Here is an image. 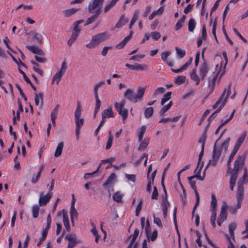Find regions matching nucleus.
I'll return each instance as SVG.
<instances>
[{
	"mask_svg": "<svg viewBox=\"0 0 248 248\" xmlns=\"http://www.w3.org/2000/svg\"><path fill=\"white\" fill-rule=\"evenodd\" d=\"M224 132V131H223L222 132L220 137L217 139V140L216 141V142L214 145L212 159L209 160V163H208L206 168L209 165H212L213 166H215L217 165V162L218 160V159L220 156L221 152L224 151L225 152H226L228 150L229 143L230 141V138H228L226 140H225L222 142L221 146H217V142L219 140V139L221 138V137L223 135Z\"/></svg>",
	"mask_w": 248,
	"mask_h": 248,
	"instance_id": "1",
	"label": "nucleus"
},
{
	"mask_svg": "<svg viewBox=\"0 0 248 248\" xmlns=\"http://www.w3.org/2000/svg\"><path fill=\"white\" fill-rule=\"evenodd\" d=\"M104 1V0H93L90 3L88 6L89 11L94 14L87 19L85 26L91 24L97 19L101 13V8Z\"/></svg>",
	"mask_w": 248,
	"mask_h": 248,
	"instance_id": "2",
	"label": "nucleus"
},
{
	"mask_svg": "<svg viewBox=\"0 0 248 248\" xmlns=\"http://www.w3.org/2000/svg\"><path fill=\"white\" fill-rule=\"evenodd\" d=\"M202 163L201 166L200 167V169L199 170H197V172L195 174V175L192 176L191 177H189L188 178V180L189 181V184L191 186V188L194 190L195 196H196V203L194 206L193 210L192 211L193 215L194 214L195 210L197 207L198 206L199 202H200V195L198 192V191L197 190V187L196 186V182L195 181L193 180L192 179L197 178L198 179L202 181L204 179V175H203V176H202L200 175L202 167Z\"/></svg>",
	"mask_w": 248,
	"mask_h": 248,
	"instance_id": "3",
	"label": "nucleus"
},
{
	"mask_svg": "<svg viewBox=\"0 0 248 248\" xmlns=\"http://www.w3.org/2000/svg\"><path fill=\"white\" fill-rule=\"evenodd\" d=\"M145 91V88L139 87L137 89V93H135L134 91L131 89H128L124 93V96L131 102L136 103L138 100H141Z\"/></svg>",
	"mask_w": 248,
	"mask_h": 248,
	"instance_id": "4",
	"label": "nucleus"
},
{
	"mask_svg": "<svg viewBox=\"0 0 248 248\" xmlns=\"http://www.w3.org/2000/svg\"><path fill=\"white\" fill-rule=\"evenodd\" d=\"M170 163H169L166 167L165 168L163 172L162 173V178H161V185L163 188V190L164 191V195H162V201L161 203V205L162 207V212L164 218H166L167 217V213H168V207H170V203L167 200V191L165 186V185L164 184V181L165 176L166 175V171L168 170L169 165Z\"/></svg>",
	"mask_w": 248,
	"mask_h": 248,
	"instance_id": "5",
	"label": "nucleus"
},
{
	"mask_svg": "<svg viewBox=\"0 0 248 248\" xmlns=\"http://www.w3.org/2000/svg\"><path fill=\"white\" fill-rule=\"evenodd\" d=\"M109 38V35L107 32L96 34L92 36L90 42L86 44V46L89 48H93Z\"/></svg>",
	"mask_w": 248,
	"mask_h": 248,
	"instance_id": "6",
	"label": "nucleus"
},
{
	"mask_svg": "<svg viewBox=\"0 0 248 248\" xmlns=\"http://www.w3.org/2000/svg\"><path fill=\"white\" fill-rule=\"evenodd\" d=\"M207 138V134L206 133V131H205L201 136L198 142L202 144V150L201 152H200L199 156V159H198V162L197 164V167L196 169L194 170V173H196L198 170H199V166L200 164V162L202 160V157L203 155V152H204V145L206 141V140Z\"/></svg>",
	"mask_w": 248,
	"mask_h": 248,
	"instance_id": "7",
	"label": "nucleus"
},
{
	"mask_svg": "<svg viewBox=\"0 0 248 248\" xmlns=\"http://www.w3.org/2000/svg\"><path fill=\"white\" fill-rule=\"evenodd\" d=\"M228 206L227 203L225 202L224 203L223 206H222L220 214L218 217L217 223L219 226H221L222 223L227 219V210L228 209Z\"/></svg>",
	"mask_w": 248,
	"mask_h": 248,
	"instance_id": "8",
	"label": "nucleus"
},
{
	"mask_svg": "<svg viewBox=\"0 0 248 248\" xmlns=\"http://www.w3.org/2000/svg\"><path fill=\"white\" fill-rule=\"evenodd\" d=\"M210 70V65L206 62L201 65L199 69V74L202 80H204Z\"/></svg>",
	"mask_w": 248,
	"mask_h": 248,
	"instance_id": "9",
	"label": "nucleus"
},
{
	"mask_svg": "<svg viewBox=\"0 0 248 248\" xmlns=\"http://www.w3.org/2000/svg\"><path fill=\"white\" fill-rule=\"evenodd\" d=\"M101 116L102 120L100 122H101V124H104L106 119L113 118L114 117V115L112 111V108H108L104 109L102 112Z\"/></svg>",
	"mask_w": 248,
	"mask_h": 248,
	"instance_id": "10",
	"label": "nucleus"
},
{
	"mask_svg": "<svg viewBox=\"0 0 248 248\" xmlns=\"http://www.w3.org/2000/svg\"><path fill=\"white\" fill-rule=\"evenodd\" d=\"M125 66L131 70H147L148 69V66L147 65H141L138 63H135L133 65L126 63Z\"/></svg>",
	"mask_w": 248,
	"mask_h": 248,
	"instance_id": "11",
	"label": "nucleus"
},
{
	"mask_svg": "<svg viewBox=\"0 0 248 248\" xmlns=\"http://www.w3.org/2000/svg\"><path fill=\"white\" fill-rule=\"evenodd\" d=\"M217 77L215 75V72H213L212 74L208 78V86L213 91L215 86Z\"/></svg>",
	"mask_w": 248,
	"mask_h": 248,
	"instance_id": "12",
	"label": "nucleus"
},
{
	"mask_svg": "<svg viewBox=\"0 0 248 248\" xmlns=\"http://www.w3.org/2000/svg\"><path fill=\"white\" fill-rule=\"evenodd\" d=\"M42 193L41 194V197L39 199V204L40 206L46 205L52 196L51 193H47L45 195L42 196Z\"/></svg>",
	"mask_w": 248,
	"mask_h": 248,
	"instance_id": "13",
	"label": "nucleus"
},
{
	"mask_svg": "<svg viewBox=\"0 0 248 248\" xmlns=\"http://www.w3.org/2000/svg\"><path fill=\"white\" fill-rule=\"evenodd\" d=\"M139 234V230L138 229L136 228L135 229L134 233L133 235H131L129 236L128 239H130L131 238V240L129 244L128 245L127 248H133V246L135 244H136V240Z\"/></svg>",
	"mask_w": 248,
	"mask_h": 248,
	"instance_id": "14",
	"label": "nucleus"
},
{
	"mask_svg": "<svg viewBox=\"0 0 248 248\" xmlns=\"http://www.w3.org/2000/svg\"><path fill=\"white\" fill-rule=\"evenodd\" d=\"M243 184L241 180H239L237 183L238 187H237V200H239L242 201L244 197V189L242 184Z\"/></svg>",
	"mask_w": 248,
	"mask_h": 248,
	"instance_id": "15",
	"label": "nucleus"
},
{
	"mask_svg": "<svg viewBox=\"0 0 248 248\" xmlns=\"http://www.w3.org/2000/svg\"><path fill=\"white\" fill-rule=\"evenodd\" d=\"M72 200L71 202V205L70 211V218H74V217H78V213L77 210L75 208V204L76 202V199L74 194H72Z\"/></svg>",
	"mask_w": 248,
	"mask_h": 248,
	"instance_id": "16",
	"label": "nucleus"
},
{
	"mask_svg": "<svg viewBox=\"0 0 248 248\" xmlns=\"http://www.w3.org/2000/svg\"><path fill=\"white\" fill-rule=\"evenodd\" d=\"M244 160L245 156L242 155L238 156L235 161L233 170H235V171H239V169L243 165Z\"/></svg>",
	"mask_w": 248,
	"mask_h": 248,
	"instance_id": "17",
	"label": "nucleus"
},
{
	"mask_svg": "<svg viewBox=\"0 0 248 248\" xmlns=\"http://www.w3.org/2000/svg\"><path fill=\"white\" fill-rule=\"evenodd\" d=\"M75 123L76 125V136L77 140L79 139V134L81 127L83 125L84 119L83 118H78V119L75 120Z\"/></svg>",
	"mask_w": 248,
	"mask_h": 248,
	"instance_id": "18",
	"label": "nucleus"
},
{
	"mask_svg": "<svg viewBox=\"0 0 248 248\" xmlns=\"http://www.w3.org/2000/svg\"><path fill=\"white\" fill-rule=\"evenodd\" d=\"M43 94L42 93H34V100L36 106H40L41 108L42 107L43 105Z\"/></svg>",
	"mask_w": 248,
	"mask_h": 248,
	"instance_id": "19",
	"label": "nucleus"
},
{
	"mask_svg": "<svg viewBox=\"0 0 248 248\" xmlns=\"http://www.w3.org/2000/svg\"><path fill=\"white\" fill-rule=\"evenodd\" d=\"M237 201V204L236 206L231 205L228 207L229 212L232 214H235L237 212L238 210L241 208L242 201Z\"/></svg>",
	"mask_w": 248,
	"mask_h": 248,
	"instance_id": "20",
	"label": "nucleus"
},
{
	"mask_svg": "<svg viewBox=\"0 0 248 248\" xmlns=\"http://www.w3.org/2000/svg\"><path fill=\"white\" fill-rule=\"evenodd\" d=\"M227 93H228V87L227 88H225L224 90V91H223V93H222L221 95L220 96V97L218 99V100L212 106L213 109H215L216 108H217L218 107L219 104H222L223 101L224 100V98L225 97V96H226V94Z\"/></svg>",
	"mask_w": 248,
	"mask_h": 248,
	"instance_id": "21",
	"label": "nucleus"
},
{
	"mask_svg": "<svg viewBox=\"0 0 248 248\" xmlns=\"http://www.w3.org/2000/svg\"><path fill=\"white\" fill-rule=\"evenodd\" d=\"M231 84H230L228 86V93H227L225 97L224 100L223 101L222 104L220 106V107L215 112V113H216V114L217 113H218L221 110V109L223 108V107L224 106V105L226 103L228 98V97L230 94V93H231Z\"/></svg>",
	"mask_w": 248,
	"mask_h": 248,
	"instance_id": "22",
	"label": "nucleus"
},
{
	"mask_svg": "<svg viewBox=\"0 0 248 248\" xmlns=\"http://www.w3.org/2000/svg\"><path fill=\"white\" fill-rule=\"evenodd\" d=\"M26 48L34 54L42 55L44 54L43 51L38 47L34 46H27Z\"/></svg>",
	"mask_w": 248,
	"mask_h": 248,
	"instance_id": "23",
	"label": "nucleus"
},
{
	"mask_svg": "<svg viewBox=\"0 0 248 248\" xmlns=\"http://www.w3.org/2000/svg\"><path fill=\"white\" fill-rule=\"evenodd\" d=\"M190 77L191 78L196 82V85H198L199 84L200 80L201 79V77H199L197 73L196 70L193 69L192 71L190 73Z\"/></svg>",
	"mask_w": 248,
	"mask_h": 248,
	"instance_id": "24",
	"label": "nucleus"
},
{
	"mask_svg": "<svg viewBox=\"0 0 248 248\" xmlns=\"http://www.w3.org/2000/svg\"><path fill=\"white\" fill-rule=\"evenodd\" d=\"M247 134V132H244V133H242L241 136L238 139L234 147L239 150L240 146L241 145V144H242L244 140L246 138Z\"/></svg>",
	"mask_w": 248,
	"mask_h": 248,
	"instance_id": "25",
	"label": "nucleus"
},
{
	"mask_svg": "<svg viewBox=\"0 0 248 248\" xmlns=\"http://www.w3.org/2000/svg\"><path fill=\"white\" fill-rule=\"evenodd\" d=\"M116 109L118 111L119 115H120L122 117L123 120H125L128 117V110L126 108H124Z\"/></svg>",
	"mask_w": 248,
	"mask_h": 248,
	"instance_id": "26",
	"label": "nucleus"
},
{
	"mask_svg": "<svg viewBox=\"0 0 248 248\" xmlns=\"http://www.w3.org/2000/svg\"><path fill=\"white\" fill-rule=\"evenodd\" d=\"M64 146L63 142H60L57 146L55 152L54 153V156L57 157L62 155V149Z\"/></svg>",
	"mask_w": 248,
	"mask_h": 248,
	"instance_id": "27",
	"label": "nucleus"
},
{
	"mask_svg": "<svg viewBox=\"0 0 248 248\" xmlns=\"http://www.w3.org/2000/svg\"><path fill=\"white\" fill-rule=\"evenodd\" d=\"M82 108L79 102H78V105L74 113L75 120L80 118L81 115Z\"/></svg>",
	"mask_w": 248,
	"mask_h": 248,
	"instance_id": "28",
	"label": "nucleus"
},
{
	"mask_svg": "<svg viewBox=\"0 0 248 248\" xmlns=\"http://www.w3.org/2000/svg\"><path fill=\"white\" fill-rule=\"evenodd\" d=\"M164 11L163 7H160L158 10L154 11L149 16V19L152 20L156 16H159L162 14Z\"/></svg>",
	"mask_w": 248,
	"mask_h": 248,
	"instance_id": "29",
	"label": "nucleus"
},
{
	"mask_svg": "<svg viewBox=\"0 0 248 248\" xmlns=\"http://www.w3.org/2000/svg\"><path fill=\"white\" fill-rule=\"evenodd\" d=\"M128 19L125 18L124 16H122L116 25V28H120L124 25L127 22Z\"/></svg>",
	"mask_w": 248,
	"mask_h": 248,
	"instance_id": "30",
	"label": "nucleus"
},
{
	"mask_svg": "<svg viewBox=\"0 0 248 248\" xmlns=\"http://www.w3.org/2000/svg\"><path fill=\"white\" fill-rule=\"evenodd\" d=\"M139 14H140V12L138 10H136L134 12L133 17L132 18L130 23L129 24V28L130 29H131L132 28L133 25L135 24V23L136 22V21L138 19Z\"/></svg>",
	"mask_w": 248,
	"mask_h": 248,
	"instance_id": "31",
	"label": "nucleus"
},
{
	"mask_svg": "<svg viewBox=\"0 0 248 248\" xmlns=\"http://www.w3.org/2000/svg\"><path fill=\"white\" fill-rule=\"evenodd\" d=\"M79 10L76 8H71L63 11L65 17H69L75 14Z\"/></svg>",
	"mask_w": 248,
	"mask_h": 248,
	"instance_id": "32",
	"label": "nucleus"
},
{
	"mask_svg": "<svg viewBox=\"0 0 248 248\" xmlns=\"http://www.w3.org/2000/svg\"><path fill=\"white\" fill-rule=\"evenodd\" d=\"M116 174L115 173H112L108 177V179L106 181V182L103 184V186H106L107 185H111L113 182V181L116 178Z\"/></svg>",
	"mask_w": 248,
	"mask_h": 248,
	"instance_id": "33",
	"label": "nucleus"
},
{
	"mask_svg": "<svg viewBox=\"0 0 248 248\" xmlns=\"http://www.w3.org/2000/svg\"><path fill=\"white\" fill-rule=\"evenodd\" d=\"M186 16L185 15H183L182 17V18L178 21L177 22L175 26V29L177 31L181 29L182 26H183V24L185 22V20L186 19Z\"/></svg>",
	"mask_w": 248,
	"mask_h": 248,
	"instance_id": "34",
	"label": "nucleus"
},
{
	"mask_svg": "<svg viewBox=\"0 0 248 248\" xmlns=\"http://www.w3.org/2000/svg\"><path fill=\"white\" fill-rule=\"evenodd\" d=\"M63 75H62L60 72L56 73L52 78L51 83L53 84L55 81H56V84L58 85L59 81L61 80L62 77Z\"/></svg>",
	"mask_w": 248,
	"mask_h": 248,
	"instance_id": "35",
	"label": "nucleus"
},
{
	"mask_svg": "<svg viewBox=\"0 0 248 248\" xmlns=\"http://www.w3.org/2000/svg\"><path fill=\"white\" fill-rule=\"evenodd\" d=\"M31 63L34 65L33 69L34 70V71L39 74V75H40L41 76H43L44 73L41 69L38 68L39 65L34 61H31Z\"/></svg>",
	"mask_w": 248,
	"mask_h": 248,
	"instance_id": "36",
	"label": "nucleus"
},
{
	"mask_svg": "<svg viewBox=\"0 0 248 248\" xmlns=\"http://www.w3.org/2000/svg\"><path fill=\"white\" fill-rule=\"evenodd\" d=\"M236 224L235 222H233L230 224L229 226V233L231 237H232L233 238L234 237V231L236 229Z\"/></svg>",
	"mask_w": 248,
	"mask_h": 248,
	"instance_id": "37",
	"label": "nucleus"
},
{
	"mask_svg": "<svg viewBox=\"0 0 248 248\" xmlns=\"http://www.w3.org/2000/svg\"><path fill=\"white\" fill-rule=\"evenodd\" d=\"M170 55V52L169 51H164L161 54V59L166 62L167 64L170 66V62L167 59Z\"/></svg>",
	"mask_w": 248,
	"mask_h": 248,
	"instance_id": "38",
	"label": "nucleus"
},
{
	"mask_svg": "<svg viewBox=\"0 0 248 248\" xmlns=\"http://www.w3.org/2000/svg\"><path fill=\"white\" fill-rule=\"evenodd\" d=\"M170 99V92H167L165 94L161 101V105L163 106L167 101H169Z\"/></svg>",
	"mask_w": 248,
	"mask_h": 248,
	"instance_id": "39",
	"label": "nucleus"
},
{
	"mask_svg": "<svg viewBox=\"0 0 248 248\" xmlns=\"http://www.w3.org/2000/svg\"><path fill=\"white\" fill-rule=\"evenodd\" d=\"M186 78L184 76H179L176 77L175 79V83L178 85H180L185 82Z\"/></svg>",
	"mask_w": 248,
	"mask_h": 248,
	"instance_id": "40",
	"label": "nucleus"
},
{
	"mask_svg": "<svg viewBox=\"0 0 248 248\" xmlns=\"http://www.w3.org/2000/svg\"><path fill=\"white\" fill-rule=\"evenodd\" d=\"M154 112V109L153 107H150L148 108H147L144 112V116L146 118H149L151 117Z\"/></svg>",
	"mask_w": 248,
	"mask_h": 248,
	"instance_id": "41",
	"label": "nucleus"
},
{
	"mask_svg": "<svg viewBox=\"0 0 248 248\" xmlns=\"http://www.w3.org/2000/svg\"><path fill=\"white\" fill-rule=\"evenodd\" d=\"M196 26L195 21L194 19L191 18L188 24V31L192 32L194 31Z\"/></svg>",
	"mask_w": 248,
	"mask_h": 248,
	"instance_id": "42",
	"label": "nucleus"
},
{
	"mask_svg": "<svg viewBox=\"0 0 248 248\" xmlns=\"http://www.w3.org/2000/svg\"><path fill=\"white\" fill-rule=\"evenodd\" d=\"M170 108V102L166 106L163 107L159 112L160 116H163Z\"/></svg>",
	"mask_w": 248,
	"mask_h": 248,
	"instance_id": "43",
	"label": "nucleus"
},
{
	"mask_svg": "<svg viewBox=\"0 0 248 248\" xmlns=\"http://www.w3.org/2000/svg\"><path fill=\"white\" fill-rule=\"evenodd\" d=\"M39 206L37 205H34L32 208V216L34 218H36L38 216L39 211Z\"/></svg>",
	"mask_w": 248,
	"mask_h": 248,
	"instance_id": "44",
	"label": "nucleus"
},
{
	"mask_svg": "<svg viewBox=\"0 0 248 248\" xmlns=\"http://www.w3.org/2000/svg\"><path fill=\"white\" fill-rule=\"evenodd\" d=\"M109 135L108 136V140L106 147L107 150H108L111 148L113 140V137L112 135H111V131L109 132Z\"/></svg>",
	"mask_w": 248,
	"mask_h": 248,
	"instance_id": "45",
	"label": "nucleus"
},
{
	"mask_svg": "<svg viewBox=\"0 0 248 248\" xmlns=\"http://www.w3.org/2000/svg\"><path fill=\"white\" fill-rule=\"evenodd\" d=\"M122 195L119 191L116 192L113 196V199L117 202H122Z\"/></svg>",
	"mask_w": 248,
	"mask_h": 248,
	"instance_id": "46",
	"label": "nucleus"
},
{
	"mask_svg": "<svg viewBox=\"0 0 248 248\" xmlns=\"http://www.w3.org/2000/svg\"><path fill=\"white\" fill-rule=\"evenodd\" d=\"M175 49L176 53L180 59H182L185 57L186 55V51L185 50L182 49L178 47H176Z\"/></svg>",
	"mask_w": 248,
	"mask_h": 248,
	"instance_id": "47",
	"label": "nucleus"
},
{
	"mask_svg": "<svg viewBox=\"0 0 248 248\" xmlns=\"http://www.w3.org/2000/svg\"><path fill=\"white\" fill-rule=\"evenodd\" d=\"M231 176L230 178V181L236 183V179L237 178V174L238 173V171H235V170L231 171Z\"/></svg>",
	"mask_w": 248,
	"mask_h": 248,
	"instance_id": "48",
	"label": "nucleus"
},
{
	"mask_svg": "<svg viewBox=\"0 0 248 248\" xmlns=\"http://www.w3.org/2000/svg\"><path fill=\"white\" fill-rule=\"evenodd\" d=\"M118 0H112L110 3L107 5L104 8V12H108L114 5H115Z\"/></svg>",
	"mask_w": 248,
	"mask_h": 248,
	"instance_id": "49",
	"label": "nucleus"
},
{
	"mask_svg": "<svg viewBox=\"0 0 248 248\" xmlns=\"http://www.w3.org/2000/svg\"><path fill=\"white\" fill-rule=\"evenodd\" d=\"M157 236V230H154L152 234H149L148 236H147L148 241L152 240L155 241Z\"/></svg>",
	"mask_w": 248,
	"mask_h": 248,
	"instance_id": "50",
	"label": "nucleus"
},
{
	"mask_svg": "<svg viewBox=\"0 0 248 248\" xmlns=\"http://www.w3.org/2000/svg\"><path fill=\"white\" fill-rule=\"evenodd\" d=\"M141 143L140 144L138 150L139 151H143L146 148L148 145V142L145 140L140 141Z\"/></svg>",
	"mask_w": 248,
	"mask_h": 248,
	"instance_id": "51",
	"label": "nucleus"
},
{
	"mask_svg": "<svg viewBox=\"0 0 248 248\" xmlns=\"http://www.w3.org/2000/svg\"><path fill=\"white\" fill-rule=\"evenodd\" d=\"M59 105H57L55 108L53 109L51 113V119H56L58 113V108Z\"/></svg>",
	"mask_w": 248,
	"mask_h": 248,
	"instance_id": "52",
	"label": "nucleus"
},
{
	"mask_svg": "<svg viewBox=\"0 0 248 248\" xmlns=\"http://www.w3.org/2000/svg\"><path fill=\"white\" fill-rule=\"evenodd\" d=\"M65 239L69 241V242H76V236L75 234H69L66 235Z\"/></svg>",
	"mask_w": 248,
	"mask_h": 248,
	"instance_id": "53",
	"label": "nucleus"
},
{
	"mask_svg": "<svg viewBox=\"0 0 248 248\" xmlns=\"http://www.w3.org/2000/svg\"><path fill=\"white\" fill-rule=\"evenodd\" d=\"M245 229L242 232V234H246L243 237V239L248 238V219L245 221Z\"/></svg>",
	"mask_w": 248,
	"mask_h": 248,
	"instance_id": "54",
	"label": "nucleus"
},
{
	"mask_svg": "<svg viewBox=\"0 0 248 248\" xmlns=\"http://www.w3.org/2000/svg\"><path fill=\"white\" fill-rule=\"evenodd\" d=\"M211 199V208L213 209H216V207L217 203V200L214 194L212 195Z\"/></svg>",
	"mask_w": 248,
	"mask_h": 248,
	"instance_id": "55",
	"label": "nucleus"
},
{
	"mask_svg": "<svg viewBox=\"0 0 248 248\" xmlns=\"http://www.w3.org/2000/svg\"><path fill=\"white\" fill-rule=\"evenodd\" d=\"M142 203H143V201L142 199H141L140 200L139 204H138L136 209L135 215L136 216H139V213L142 209Z\"/></svg>",
	"mask_w": 248,
	"mask_h": 248,
	"instance_id": "56",
	"label": "nucleus"
},
{
	"mask_svg": "<svg viewBox=\"0 0 248 248\" xmlns=\"http://www.w3.org/2000/svg\"><path fill=\"white\" fill-rule=\"evenodd\" d=\"M225 66H224V67H222V65H221L218 71L216 73L215 75L217 76V77H219L220 78L225 73Z\"/></svg>",
	"mask_w": 248,
	"mask_h": 248,
	"instance_id": "57",
	"label": "nucleus"
},
{
	"mask_svg": "<svg viewBox=\"0 0 248 248\" xmlns=\"http://www.w3.org/2000/svg\"><path fill=\"white\" fill-rule=\"evenodd\" d=\"M225 66H224V67H222V65H221L218 71L216 73L215 75L217 76V77H219L220 78L225 73Z\"/></svg>",
	"mask_w": 248,
	"mask_h": 248,
	"instance_id": "58",
	"label": "nucleus"
},
{
	"mask_svg": "<svg viewBox=\"0 0 248 248\" xmlns=\"http://www.w3.org/2000/svg\"><path fill=\"white\" fill-rule=\"evenodd\" d=\"M104 84H105V81H100V82H98L97 84H96L94 86V95H96V94L98 95V89L99 88V87H100L101 86L103 85Z\"/></svg>",
	"mask_w": 248,
	"mask_h": 248,
	"instance_id": "59",
	"label": "nucleus"
},
{
	"mask_svg": "<svg viewBox=\"0 0 248 248\" xmlns=\"http://www.w3.org/2000/svg\"><path fill=\"white\" fill-rule=\"evenodd\" d=\"M63 223L69 222L67 211L65 209L62 210Z\"/></svg>",
	"mask_w": 248,
	"mask_h": 248,
	"instance_id": "60",
	"label": "nucleus"
},
{
	"mask_svg": "<svg viewBox=\"0 0 248 248\" xmlns=\"http://www.w3.org/2000/svg\"><path fill=\"white\" fill-rule=\"evenodd\" d=\"M63 223L69 222L67 211L65 209L62 210Z\"/></svg>",
	"mask_w": 248,
	"mask_h": 248,
	"instance_id": "61",
	"label": "nucleus"
},
{
	"mask_svg": "<svg viewBox=\"0 0 248 248\" xmlns=\"http://www.w3.org/2000/svg\"><path fill=\"white\" fill-rule=\"evenodd\" d=\"M33 38L36 40L40 44H42V38L38 33H32Z\"/></svg>",
	"mask_w": 248,
	"mask_h": 248,
	"instance_id": "62",
	"label": "nucleus"
},
{
	"mask_svg": "<svg viewBox=\"0 0 248 248\" xmlns=\"http://www.w3.org/2000/svg\"><path fill=\"white\" fill-rule=\"evenodd\" d=\"M126 101L125 99H123L120 103L116 102L114 104V107L115 108H124V105H125Z\"/></svg>",
	"mask_w": 248,
	"mask_h": 248,
	"instance_id": "63",
	"label": "nucleus"
},
{
	"mask_svg": "<svg viewBox=\"0 0 248 248\" xmlns=\"http://www.w3.org/2000/svg\"><path fill=\"white\" fill-rule=\"evenodd\" d=\"M67 68V64L66 62V61L64 60L62 62V67L59 72H60L61 73H62V75H63Z\"/></svg>",
	"mask_w": 248,
	"mask_h": 248,
	"instance_id": "64",
	"label": "nucleus"
}]
</instances>
